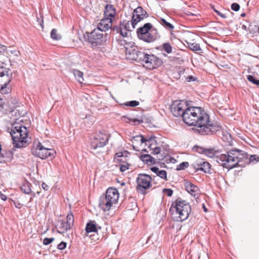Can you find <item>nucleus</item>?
I'll use <instances>...</instances> for the list:
<instances>
[{"label": "nucleus", "instance_id": "nucleus-46", "mask_svg": "<svg viewBox=\"0 0 259 259\" xmlns=\"http://www.w3.org/2000/svg\"><path fill=\"white\" fill-rule=\"evenodd\" d=\"M163 192L168 197L171 196L173 194V191L170 189H164Z\"/></svg>", "mask_w": 259, "mask_h": 259}, {"label": "nucleus", "instance_id": "nucleus-57", "mask_svg": "<svg viewBox=\"0 0 259 259\" xmlns=\"http://www.w3.org/2000/svg\"><path fill=\"white\" fill-rule=\"evenodd\" d=\"M157 158L159 160H162L163 159H164V156L163 155H161V153H160V154H158L157 155Z\"/></svg>", "mask_w": 259, "mask_h": 259}, {"label": "nucleus", "instance_id": "nucleus-30", "mask_svg": "<svg viewBox=\"0 0 259 259\" xmlns=\"http://www.w3.org/2000/svg\"><path fill=\"white\" fill-rule=\"evenodd\" d=\"M51 37L54 40H58L61 39V35L58 33L57 29L53 28L51 32Z\"/></svg>", "mask_w": 259, "mask_h": 259}, {"label": "nucleus", "instance_id": "nucleus-13", "mask_svg": "<svg viewBox=\"0 0 259 259\" xmlns=\"http://www.w3.org/2000/svg\"><path fill=\"white\" fill-rule=\"evenodd\" d=\"M131 23L130 21L123 20L120 21L117 25H114L112 28V31L116 33H119L123 37L127 36V32L131 31Z\"/></svg>", "mask_w": 259, "mask_h": 259}, {"label": "nucleus", "instance_id": "nucleus-35", "mask_svg": "<svg viewBox=\"0 0 259 259\" xmlns=\"http://www.w3.org/2000/svg\"><path fill=\"white\" fill-rule=\"evenodd\" d=\"M189 165V164L188 162H183L177 165L176 169L177 170H184L185 168H187Z\"/></svg>", "mask_w": 259, "mask_h": 259}, {"label": "nucleus", "instance_id": "nucleus-26", "mask_svg": "<svg viewBox=\"0 0 259 259\" xmlns=\"http://www.w3.org/2000/svg\"><path fill=\"white\" fill-rule=\"evenodd\" d=\"M201 165L202 166H200V170L202 171L205 173H211V165L209 162L202 160Z\"/></svg>", "mask_w": 259, "mask_h": 259}, {"label": "nucleus", "instance_id": "nucleus-47", "mask_svg": "<svg viewBox=\"0 0 259 259\" xmlns=\"http://www.w3.org/2000/svg\"><path fill=\"white\" fill-rule=\"evenodd\" d=\"M130 164H121L120 166V170L121 171L123 172L129 168Z\"/></svg>", "mask_w": 259, "mask_h": 259}, {"label": "nucleus", "instance_id": "nucleus-60", "mask_svg": "<svg viewBox=\"0 0 259 259\" xmlns=\"http://www.w3.org/2000/svg\"><path fill=\"white\" fill-rule=\"evenodd\" d=\"M30 194H31V197H32V198H33V197H34L35 196V193H34V192L32 193V192H31Z\"/></svg>", "mask_w": 259, "mask_h": 259}, {"label": "nucleus", "instance_id": "nucleus-40", "mask_svg": "<svg viewBox=\"0 0 259 259\" xmlns=\"http://www.w3.org/2000/svg\"><path fill=\"white\" fill-rule=\"evenodd\" d=\"M123 157V154L122 152L117 153L115 155L114 160L119 162L123 161V160L122 159Z\"/></svg>", "mask_w": 259, "mask_h": 259}, {"label": "nucleus", "instance_id": "nucleus-41", "mask_svg": "<svg viewBox=\"0 0 259 259\" xmlns=\"http://www.w3.org/2000/svg\"><path fill=\"white\" fill-rule=\"evenodd\" d=\"M258 161L259 157L256 155H251L249 158L248 157V164L254 161L257 162Z\"/></svg>", "mask_w": 259, "mask_h": 259}, {"label": "nucleus", "instance_id": "nucleus-25", "mask_svg": "<svg viewBox=\"0 0 259 259\" xmlns=\"http://www.w3.org/2000/svg\"><path fill=\"white\" fill-rule=\"evenodd\" d=\"M158 21L165 29L169 30L174 29V26L165 19L160 17L158 18Z\"/></svg>", "mask_w": 259, "mask_h": 259}, {"label": "nucleus", "instance_id": "nucleus-1", "mask_svg": "<svg viewBox=\"0 0 259 259\" xmlns=\"http://www.w3.org/2000/svg\"><path fill=\"white\" fill-rule=\"evenodd\" d=\"M183 120L188 125L197 126V131L201 135L214 134L221 129V126L217 123L212 122L209 115L199 107H187Z\"/></svg>", "mask_w": 259, "mask_h": 259}, {"label": "nucleus", "instance_id": "nucleus-55", "mask_svg": "<svg viewBox=\"0 0 259 259\" xmlns=\"http://www.w3.org/2000/svg\"><path fill=\"white\" fill-rule=\"evenodd\" d=\"M0 197L3 200H4V201L6 200L7 199V197L5 194H3L1 191H0Z\"/></svg>", "mask_w": 259, "mask_h": 259}, {"label": "nucleus", "instance_id": "nucleus-8", "mask_svg": "<svg viewBox=\"0 0 259 259\" xmlns=\"http://www.w3.org/2000/svg\"><path fill=\"white\" fill-rule=\"evenodd\" d=\"M151 177L145 174H139L136 179L137 186L136 189L139 193L142 194L146 193V191L151 186Z\"/></svg>", "mask_w": 259, "mask_h": 259}, {"label": "nucleus", "instance_id": "nucleus-20", "mask_svg": "<svg viewBox=\"0 0 259 259\" xmlns=\"http://www.w3.org/2000/svg\"><path fill=\"white\" fill-rule=\"evenodd\" d=\"M101 229V227L98 226L95 221H91L87 224L85 227L86 233L97 232L98 229Z\"/></svg>", "mask_w": 259, "mask_h": 259}, {"label": "nucleus", "instance_id": "nucleus-9", "mask_svg": "<svg viewBox=\"0 0 259 259\" xmlns=\"http://www.w3.org/2000/svg\"><path fill=\"white\" fill-rule=\"evenodd\" d=\"M83 37L85 41H88L93 47L101 46L104 41L103 34L99 29H94L91 32H86Z\"/></svg>", "mask_w": 259, "mask_h": 259}, {"label": "nucleus", "instance_id": "nucleus-56", "mask_svg": "<svg viewBox=\"0 0 259 259\" xmlns=\"http://www.w3.org/2000/svg\"><path fill=\"white\" fill-rule=\"evenodd\" d=\"M154 139H155V136L154 135H152L150 137H148L146 138V141L150 142Z\"/></svg>", "mask_w": 259, "mask_h": 259}, {"label": "nucleus", "instance_id": "nucleus-10", "mask_svg": "<svg viewBox=\"0 0 259 259\" xmlns=\"http://www.w3.org/2000/svg\"><path fill=\"white\" fill-rule=\"evenodd\" d=\"M32 153L35 157L45 159L48 157H50L51 158L54 157L56 152L53 149L45 148L39 143L37 147L32 151Z\"/></svg>", "mask_w": 259, "mask_h": 259}, {"label": "nucleus", "instance_id": "nucleus-4", "mask_svg": "<svg viewBox=\"0 0 259 259\" xmlns=\"http://www.w3.org/2000/svg\"><path fill=\"white\" fill-rule=\"evenodd\" d=\"M191 211L189 203L180 198L176 200L169 208V212L172 219L177 222L187 220Z\"/></svg>", "mask_w": 259, "mask_h": 259}, {"label": "nucleus", "instance_id": "nucleus-27", "mask_svg": "<svg viewBox=\"0 0 259 259\" xmlns=\"http://www.w3.org/2000/svg\"><path fill=\"white\" fill-rule=\"evenodd\" d=\"M139 51H140L138 50V48L136 46H134L133 45L131 46L130 48H126L125 50L126 54L132 55V57H134V56L137 55V54H138Z\"/></svg>", "mask_w": 259, "mask_h": 259}, {"label": "nucleus", "instance_id": "nucleus-52", "mask_svg": "<svg viewBox=\"0 0 259 259\" xmlns=\"http://www.w3.org/2000/svg\"><path fill=\"white\" fill-rule=\"evenodd\" d=\"M37 22L39 23L40 26H41V28H44V21H43V19L42 18H41V16L40 17V18H38L37 17Z\"/></svg>", "mask_w": 259, "mask_h": 259}, {"label": "nucleus", "instance_id": "nucleus-21", "mask_svg": "<svg viewBox=\"0 0 259 259\" xmlns=\"http://www.w3.org/2000/svg\"><path fill=\"white\" fill-rule=\"evenodd\" d=\"M152 171L156 174V176L159 177L160 178L164 179L166 181L167 179V172L164 170H160L158 167L153 166L150 168Z\"/></svg>", "mask_w": 259, "mask_h": 259}, {"label": "nucleus", "instance_id": "nucleus-58", "mask_svg": "<svg viewBox=\"0 0 259 259\" xmlns=\"http://www.w3.org/2000/svg\"><path fill=\"white\" fill-rule=\"evenodd\" d=\"M1 48L2 49L3 51H5L6 50V47L4 46L1 45Z\"/></svg>", "mask_w": 259, "mask_h": 259}, {"label": "nucleus", "instance_id": "nucleus-18", "mask_svg": "<svg viewBox=\"0 0 259 259\" xmlns=\"http://www.w3.org/2000/svg\"><path fill=\"white\" fill-rule=\"evenodd\" d=\"M116 10L114 6L111 4H106L104 8V17L112 19L116 15Z\"/></svg>", "mask_w": 259, "mask_h": 259}, {"label": "nucleus", "instance_id": "nucleus-37", "mask_svg": "<svg viewBox=\"0 0 259 259\" xmlns=\"http://www.w3.org/2000/svg\"><path fill=\"white\" fill-rule=\"evenodd\" d=\"M247 78L250 82H251L255 85H259V80L256 79L253 76L249 75H247Z\"/></svg>", "mask_w": 259, "mask_h": 259}, {"label": "nucleus", "instance_id": "nucleus-50", "mask_svg": "<svg viewBox=\"0 0 259 259\" xmlns=\"http://www.w3.org/2000/svg\"><path fill=\"white\" fill-rule=\"evenodd\" d=\"M131 120L132 121V122H133L134 125H138V124H140L141 123L143 122V119L139 120V119H138L136 118H134Z\"/></svg>", "mask_w": 259, "mask_h": 259}, {"label": "nucleus", "instance_id": "nucleus-43", "mask_svg": "<svg viewBox=\"0 0 259 259\" xmlns=\"http://www.w3.org/2000/svg\"><path fill=\"white\" fill-rule=\"evenodd\" d=\"M54 240V238H45L43 240V244L45 245H48L52 243Z\"/></svg>", "mask_w": 259, "mask_h": 259}, {"label": "nucleus", "instance_id": "nucleus-6", "mask_svg": "<svg viewBox=\"0 0 259 259\" xmlns=\"http://www.w3.org/2000/svg\"><path fill=\"white\" fill-rule=\"evenodd\" d=\"M119 198L117 189L113 188H108L105 196L100 197L99 207L103 211L109 210L112 205L116 203Z\"/></svg>", "mask_w": 259, "mask_h": 259}, {"label": "nucleus", "instance_id": "nucleus-44", "mask_svg": "<svg viewBox=\"0 0 259 259\" xmlns=\"http://www.w3.org/2000/svg\"><path fill=\"white\" fill-rule=\"evenodd\" d=\"M140 139V141L142 144L147 142L146 138H145L142 135L134 137L133 139Z\"/></svg>", "mask_w": 259, "mask_h": 259}, {"label": "nucleus", "instance_id": "nucleus-48", "mask_svg": "<svg viewBox=\"0 0 259 259\" xmlns=\"http://www.w3.org/2000/svg\"><path fill=\"white\" fill-rule=\"evenodd\" d=\"M66 247V243L64 241H62L58 245L57 248L60 250H62L65 249Z\"/></svg>", "mask_w": 259, "mask_h": 259}, {"label": "nucleus", "instance_id": "nucleus-12", "mask_svg": "<svg viewBox=\"0 0 259 259\" xmlns=\"http://www.w3.org/2000/svg\"><path fill=\"white\" fill-rule=\"evenodd\" d=\"M74 225V216L72 212L68 214L66 221L59 220L56 226L57 232L63 234L70 230Z\"/></svg>", "mask_w": 259, "mask_h": 259}, {"label": "nucleus", "instance_id": "nucleus-34", "mask_svg": "<svg viewBox=\"0 0 259 259\" xmlns=\"http://www.w3.org/2000/svg\"><path fill=\"white\" fill-rule=\"evenodd\" d=\"M188 45L189 48L193 51H198L201 50V48L198 44L195 42L189 43Z\"/></svg>", "mask_w": 259, "mask_h": 259}, {"label": "nucleus", "instance_id": "nucleus-32", "mask_svg": "<svg viewBox=\"0 0 259 259\" xmlns=\"http://www.w3.org/2000/svg\"><path fill=\"white\" fill-rule=\"evenodd\" d=\"M162 49L167 54H170L172 52V47L169 42H165L162 45Z\"/></svg>", "mask_w": 259, "mask_h": 259}, {"label": "nucleus", "instance_id": "nucleus-7", "mask_svg": "<svg viewBox=\"0 0 259 259\" xmlns=\"http://www.w3.org/2000/svg\"><path fill=\"white\" fill-rule=\"evenodd\" d=\"M12 72L10 68L3 66L0 67V91L7 94L11 92Z\"/></svg>", "mask_w": 259, "mask_h": 259}, {"label": "nucleus", "instance_id": "nucleus-64", "mask_svg": "<svg viewBox=\"0 0 259 259\" xmlns=\"http://www.w3.org/2000/svg\"><path fill=\"white\" fill-rule=\"evenodd\" d=\"M242 27H243V28H246V26H245V25H243V26H242Z\"/></svg>", "mask_w": 259, "mask_h": 259}, {"label": "nucleus", "instance_id": "nucleus-19", "mask_svg": "<svg viewBox=\"0 0 259 259\" xmlns=\"http://www.w3.org/2000/svg\"><path fill=\"white\" fill-rule=\"evenodd\" d=\"M184 186L186 190L194 196H196V193L199 190V188L197 186L187 180H185L184 182Z\"/></svg>", "mask_w": 259, "mask_h": 259}, {"label": "nucleus", "instance_id": "nucleus-5", "mask_svg": "<svg viewBox=\"0 0 259 259\" xmlns=\"http://www.w3.org/2000/svg\"><path fill=\"white\" fill-rule=\"evenodd\" d=\"M137 34L139 39L147 43L153 42L160 37L157 29L154 27L150 23H145L138 28Z\"/></svg>", "mask_w": 259, "mask_h": 259}, {"label": "nucleus", "instance_id": "nucleus-15", "mask_svg": "<svg viewBox=\"0 0 259 259\" xmlns=\"http://www.w3.org/2000/svg\"><path fill=\"white\" fill-rule=\"evenodd\" d=\"M188 107L184 102L182 101H175L170 106V110L172 114L176 117H182Z\"/></svg>", "mask_w": 259, "mask_h": 259}, {"label": "nucleus", "instance_id": "nucleus-42", "mask_svg": "<svg viewBox=\"0 0 259 259\" xmlns=\"http://www.w3.org/2000/svg\"><path fill=\"white\" fill-rule=\"evenodd\" d=\"M9 52H10L11 54L14 55V56L18 57L20 55V52L14 49L12 47H10L8 50Z\"/></svg>", "mask_w": 259, "mask_h": 259}, {"label": "nucleus", "instance_id": "nucleus-39", "mask_svg": "<svg viewBox=\"0 0 259 259\" xmlns=\"http://www.w3.org/2000/svg\"><path fill=\"white\" fill-rule=\"evenodd\" d=\"M126 106L136 107L139 105V102L137 101H131L124 104Z\"/></svg>", "mask_w": 259, "mask_h": 259}, {"label": "nucleus", "instance_id": "nucleus-16", "mask_svg": "<svg viewBox=\"0 0 259 259\" xmlns=\"http://www.w3.org/2000/svg\"><path fill=\"white\" fill-rule=\"evenodd\" d=\"M145 60L144 66L150 70L156 68L160 66L162 64V61L153 54L148 55Z\"/></svg>", "mask_w": 259, "mask_h": 259}, {"label": "nucleus", "instance_id": "nucleus-54", "mask_svg": "<svg viewBox=\"0 0 259 259\" xmlns=\"http://www.w3.org/2000/svg\"><path fill=\"white\" fill-rule=\"evenodd\" d=\"M41 187L45 190H48L49 188V187L48 186V185H47L44 182L42 183Z\"/></svg>", "mask_w": 259, "mask_h": 259}, {"label": "nucleus", "instance_id": "nucleus-59", "mask_svg": "<svg viewBox=\"0 0 259 259\" xmlns=\"http://www.w3.org/2000/svg\"><path fill=\"white\" fill-rule=\"evenodd\" d=\"M203 210L205 211V212H207V210L204 205V204H203Z\"/></svg>", "mask_w": 259, "mask_h": 259}, {"label": "nucleus", "instance_id": "nucleus-3", "mask_svg": "<svg viewBox=\"0 0 259 259\" xmlns=\"http://www.w3.org/2000/svg\"><path fill=\"white\" fill-rule=\"evenodd\" d=\"M10 134L15 148L25 147L29 143L27 129L19 122L15 121L12 124Z\"/></svg>", "mask_w": 259, "mask_h": 259}, {"label": "nucleus", "instance_id": "nucleus-51", "mask_svg": "<svg viewBox=\"0 0 259 259\" xmlns=\"http://www.w3.org/2000/svg\"><path fill=\"white\" fill-rule=\"evenodd\" d=\"M213 10L219 16H221L222 18H227V16L225 14L221 13L220 11H219L215 9H213Z\"/></svg>", "mask_w": 259, "mask_h": 259}, {"label": "nucleus", "instance_id": "nucleus-17", "mask_svg": "<svg viewBox=\"0 0 259 259\" xmlns=\"http://www.w3.org/2000/svg\"><path fill=\"white\" fill-rule=\"evenodd\" d=\"M112 19L110 18H107L104 17L98 24L97 28L99 31L102 33L103 31H106L111 29L112 30Z\"/></svg>", "mask_w": 259, "mask_h": 259}, {"label": "nucleus", "instance_id": "nucleus-49", "mask_svg": "<svg viewBox=\"0 0 259 259\" xmlns=\"http://www.w3.org/2000/svg\"><path fill=\"white\" fill-rule=\"evenodd\" d=\"M151 149L153 150V152H152L153 154H156V155L160 154V153L161 151V148L159 147H156Z\"/></svg>", "mask_w": 259, "mask_h": 259}, {"label": "nucleus", "instance_id": "nucleus-22", "mask_svg": "<svg viewBox=\"0 0 259 259\" xmlns=\"http://www.w3.org/2000/svg\"><path fill=\"white\" fill-rule=\"evenodd\" d=\"M148 55V54H145L144 52L139 51L138 53L137 54V55L134 56V57H132V58L133 60L141 62L144 64L146 61L145 60H146Z\"/></svg>", "mask_w": 259, "mask_h": 259}, {"label": "nucleus", "instance_id": "nucleus-33", "mask_svg": "<svg viewBox=\"0 0 259 259\" xmlns=\"http://www.w3.org/2000/svg\"><path fill=\"white\" fill-rule=\"evenodd\" d=\"M202 160L201 159H198L193 163L191 164V166L196 170V171L200 170V166H201V165Z\"/></svg>", "mask_w": 259, "mask_h": 259}, {"label": "nucleus", "instance_id": "nucleus-62", "mask_svg": "<svg viewBox=\"0 0 259 259\" xmlns=\"http://www.w3.org/2000/svg\"><path fill=\"white\" fill-rule=\"evenodd\" d=\"M32 199H33V198H32V197H31L30 198L29 202H32Z\"/></svg>", "mask_w": 259, "mask_h": 259}, {"label": "nucleus", "instance_id": "nucleus-29", "mask_svg": "<svg viewBox=\"0 0 259 259\" xmlns=\"http://www.w3.org/2000/svg\"><path fill=\"white\" fill-rule=\"evenodd\" d=\"M72 72L78 82L80 83H82L83 81V72L76 69L73 70Z\"/></svg>", "mask_w": 259, "mask_h": 259}, {"label": "nucleus", "instance_id": "nucleus-2", "mask_svg": "<svg viewBox=\"0 0 259 259\" xmlns=\"http://www.w3.org/2000/svg\"><path fill=\"white\" fill-rule=\"evenodd\" d=\"M248 154L238 149H232L217 158V162L224 168L231 169L237 166L244 167L248 164Z\"/></svg>", "mask_w": 259, "mask_h": 259}, {"label": "nucleus", "instance_id": "nucleus-28", "mask_svg": "<svg viewBox=\"0 0 259 259\" xmlns=\"http://www.w3.org/2000/svg\"><path fill=\"white\" fill-rule=\"evenodd\" d=\"M30 186V183H29L28 182H25L21 186V190L24 193L29 194L31 192Z\"/></svg>", "mask_w": 259, "mask_h": 259}, {"label": "nucleus", "instance_id": "nucleus-53", "mask_svg": "<svg viewBox=\"0 0 259 259\" xmlns=\"http://www.w3.org/2000/svg\"><path fill=\"white\" fill-rule=\"evenodd\" d=\"M187 81L188 82H191V81H195L197 79V78L193 76H189L187 77Z\"/></svg>", "mask_w": 259, "mask_h": 259}, {"label": "nucleus", "instance_id": "nucleus-11", "mask_svg": "<svg viewBox=\"0 0 259 259\" xmlns=\"http://www.w3.org/2000/svg\"><path fill=\"white\" fill-rule=\"evenodd\" d=\"M109 138V135L105 132H100L91 141V148L96 150L103 147L108 143Z\"/></svg>", "mask_w": 259, "mask_h": 259}, {"label": "nucleus", "instance_id": "nucleus-36", "mask_svg": "<svg viewBox=\"0 0 259 259\" xmlns=\"http://www.w3.org/2000/svg\"><path fill=\"white\" fill-rule=\"evenodd\" d=\"M206 148H204L202 147L198 146H194L193 148V150L194 151L197 152L200 154H204V152Z\"/></svg>", "mask_w": 259, "mask_h": 259}, {"label": "nucleus", "instance_id": "nucleus-38", "mask_svg": "<svg viewBox=\"0 0 259 259\" xmlns=\"http://www.w3.org/2000/svg\"><path fill=\"white\" fill-rule=\"evenodd\" d=\"M118 44L121 46H123L126 50V48H128L131 44L126 42L124 39H118Z\"/></svg>", "mask_w": 259, "mask_h": 259}, {"label": "nucleus", "instance_id": "nucleus-61", "mask_svg": "<svg viewBox=\"0 0 259 259\" xmlns=\"http://www.w3.org/2000/svg\"><path fill=\"white\" fill-rule=\"evenodd\" d=\"M245 16V13H242L241 14V17H244Z\"/></svg>", "mask_w": 259, "mask_h": 259}, {"label": "nucleus", "instance_id": "nucleus-63", "mask_svg": "<svg viewBox=\"0 0 259 259\" xmlns=\"http://www.w3.org/2000/svg\"><path fill=\"white\" fill-rule=\"evenodd\" d=\"M133 140L135 141H140V139H133Z\"/></svg>", "mask_w": 259, "mask_h": 259}, {"label": "nucleus", "instance_id": "nucleus-45", "mask_svg": "<svg viewBox=\"0 0 259 259\" xmlns=\"http://www.w3.org/2000/svg\"><path fill=\"white\" fill-rule=\"evenodd\" d=\"M231 9L234 11H238L240 9V6L238 3H233L231 5Z\"/></svg>", "mask_w": 259, "mask_h": 259}, {"label": "nucleus", "instance_id": "nucleus-31", "mask_svg": "<svg viewBox=\"0 0 259 259\" xmlns=\"http://www.w3.org/2000/svg\"><path fill=\"white\" fill-rule=\"evenodd\" d=\"M13 151L10 150L6 151L5 153H2L1 156L3 158H6L7 160L10 161L13 158Z\"/></svg>", "mask_w": 259, "mask_h": 259}, {"label": "nucleus", "instance_id": "nucleus-24", "mask_svg": "<svg viewBox=\"0 0 259 259\" xmlns=\"http://www.w3.org/2000/svg\"><path fill=\"white\" fill-rule=\"evenodd\" d=\"M218 154L219 151L215 150L214 148H206L204 152V155H206L207 156L210 158L215 157L217 162V158L220 156L218 155Z\"/></svg>", "mask_w": 259, "mask_h": 259}, {"label": "nucleus", "instance_id": "nucleus-14", "mask_svg": "<svg viewBox=\"0 0 259 259\" xmlns=\"http://www.w3.org/2000/svg\"><path fill=\"white\" fill-rule=\"evenodd\" d=\"M148 15L146 10L142 7H138L135 9L133 13L132 19L131 20V25L133 29L135 28L137 24L143 20L144 18L148 17Z\"/></svg>", "mask_w": 259, "mask_h": 259}, {"label": "nucleus", "instance_id": "nucleus-23", "mask_svg": "<svg viewBox=\"0 0 259 259\" xmlns=\"http://www.w3.org/2000/svg\"><path fill=\"white\" fill-rule=\"evenodd\" d=\"M140 159L148 165L154 164L156 163V159L148 154H142Z\"/></svg>", "mask_w": 259, "mask_h": 259}]
</instances>
